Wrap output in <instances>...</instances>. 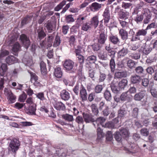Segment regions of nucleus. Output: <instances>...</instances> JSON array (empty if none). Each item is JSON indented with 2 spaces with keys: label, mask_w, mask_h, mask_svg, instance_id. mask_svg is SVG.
Instances as JSON below:
<instances>
[{
  "label": "nucleus",
  "mask_w": 157,
  "mask_h": 157,
  "mask_svg": "<svg viewBox=\"0 0 157 157\" xmlns=\"http://www.w3.org/2000/svg\"><path fill=\"white\" fill-rule=\"evenodd\" d=\"M102 4L95 2L92 4L90 9L92 11H95L98 10L101 8Z\"/></svg>",
  "instance_id": "obj_18"
},
{
  "label": "nucleus",
  "mask_w": 157,
  "mask_h": 157,
  "mask_svg": "<svg viewBox=\"0 0 157 157\" xmlns=\"http://www.w3.org/2000/svg\"><path fill=\"white\" fill-rule=\"evenodd\" d=\"M128 52V48H124L118 52V54L120 56H124L127 54Z\"/></svg>",
  "instance_id": "obj_38"
},
{
  "label": "nucleus",
  "mask_w": 157,
  "mask_h": 157,
  "mask_svg": "<svg viewBox=\"0 0 157 157\" xmlns=\"http://www.w3.org/2000/svg\"><path fill=\"white\" fill-rule=\"evenodd\" d=\"M61 98L65 101L68 100L70 98V94L66 90H62L60 93Z\"/></svg>",
  "instance_id": "obj_13"
},
{
  "label": "nucleus",
  "mask_w": 157,
  "mask_h": 157,
  "mask_svg": "<svg viewBox=\"0 0 157 157\" xmlns=\"http://www.w3.org/2000/svg\"><path fill=\"white\" fill-rule=\"evenodd\" d=\"M60 42L61 40L60 37L59 36L56 35L55 39L53 43V46L54 47H56L60 45Z\"/></svg>",
  "instance_id": "obj_36"
},
{
  "label": "nucleus",
  "mask_w": 157,
  "mask_h": 157,
  "mask_svg": "<svg viewBox=\"0 0 157 157\" xmlns=\"http://www.w3.org/2000/svg\"><path fill=\"white\" fill-rule=\"evenodd\" d=\"M114 137L118 142H120L122 139V136L119 132H116L114 134Z\"/></svg>",
  "instance_id": "obj_44"
},
{
  "label": "nucleus",
  "mask_w": 157,
  "mask_h": 157,
  "mask_svg": "<svg viewBox=\"0 0 157 157\" xmlns=\"http://www.w3.org/2000/svg\"><path fill=\"white\" fill-rule=\"evenodd\" d=\"M54 76L57 78H61L62 76V72L61 68L59 67L55 68L54 72Z\"/></svg>",
  "instance_id": "obj_20"
},
{
  "label": "nucleus",
  "mask_w": 157,
  "mask_h": 157,
  "mask_svg": "<svg viewBox=\"0 0 157 157\" xmlns=\"http://www.w3.org/2000/svg\"><path fill=\"white\" fill-rule=\"evenodd\" d=\"M129 16V13L126 11H121L119 14V18L123 19H126L128 18Z\"/></svg>",
  "instance_id": "obj_26"
},
{
  "label": "nucleus",
  "mask_w": 157,
  "mask_h": 157,
  "mask_svg": "<svg viewBox=\"0 0 157 157\" xmlns=\"http://www.w3.org/2000/svg\"><path fill=\"white\" fill-rule=\"evenodd\" d=\"M127 64L128 67L130 68H132L135 67L136 63L132 59H130L128 61Z\"/></svg>",
  "instance_id": "obj_47"
},
{
  "label": "nucleus",
  "mask_w": 157,
  "mask_h": 157,
  "mask_svg": "<svg viewBox=\"0 0 157 157\" xmlns=\"http://www.w3.org/2000/svg\"><path fill=\"white\" fill-rule=\"evenodd\" d=\"M62 118L68 122H72L74 121L73 116L69 114H65L62 115Z\"/></svg>",
  "instance_id": "obj_25"
},
{
  "label": "nucleus",
  "mask_w": 157,
  "mask_h": 157,
  "mask_svg": "<svg viewBox=\"0 0 157 157\" xmlns=\"http://www.w3.org/2000/svg\"><path fill=\"white\" fill-rule=\"evenodd\" d=\"M132 4L130 3H128L125 2H122V7L124 9H129L131 7H132Z\"/></svg>",
  "instance_id": "obj_53"
},
{
  "label": "nucleus",
  "mask_w": 157,
  "mask_h": 157,
  "mask_svg": "<svg viewBox=\"0 0 157 157\" xmlns=\"http://www.w3.org/2000/svg\"><path fill=\"white\" fill-rule=\"evenodd\" d=\"M107 36L104 33H102L100 34L99 36L98 37V43L101 44L105 43L107 39Z\"/></svg>",
  "instance_id": "obj_11"
},
{
  "label": "nucleus",
  "mask_w": 157,
  "mask_h": 157,
  "mask_svg": "<svg viewBox=\"0 0 157 157\" xmlns=\"http://www.w3.org/2000/svg\"><path fill=\"white\" fill-rule=\"evenodd\" d=\"M83 117L84 120V121L86 123L94 122L95 121L94 119L93 118L91 115L87 113H83Z\"/></svg>",
  "instance_id": "obj_10"
},
{
  "label": "nucleus",
  "mask_w": 157,
  "mask_h": 157,
  "mask_svg": "<svg viewBox=\"0 0 157 157\" xmlns=\"http://www.w3.org/2000/svg\"><path fill=\"white\" fill-rule=\"evenodd\" d=\"M109 66L111 72H113L114 71L115 67V63L114 59L111 58L110 59Z\"/></svg>",
  "instance_id": "obj_37"
},
{
  "label": "nucleus",
  "mask_w": 157,
  "mask_h": 157,
  "mask_svg": "<svg viewBox=\"0 0 157 157\" xmlns=\"http://www.w3.org/2000/svg\"><path fill=\"white\" fill-rule=\"evenodd\" d=\"M6 60L8 64H12L17 61V59L13 56H10L6 58Z\"/></svg>",
  "instance_id": "obj_21"
},
{
  "label": "nucleus",
  "mask_w": 157,
  "mask_h": 157,
  "mask_svg": "<svg viewBox=\"0 0 157 157\" xmlns=\"http://www.w3.org/2000/svg\"><path fill=\"white\" fill-rule=\"evenodd\" d=\"M90 107L92 113L94 115H97L98 114L99 111L98 108L97 107V105L94 104H92Z\"/></svg>",
  "instance_id": "obj_32"
},
{
  "label": "nucleus",
  "mask_w": 157,
  "mask_h": 157,
  "mask_svg": "<svg viewBox=\"0 0 157 157\" xmlns=\"http://www.w3.org/2000/svg\"><path fill=\"white\" fill-rule=\"evenodd\" d=\"M20 146L19 141L16 139H14L12 140L10 143L9 151L15 154Z\"/></svg>",
  "instance_id": "obj_1"
},
{
  "label": "nucleus",
  "mask_w": 157,
  "mask_h": 157,
  "mask_svg": "<svg viewBox=\"0 0 157 157\" xmlns=\"http://www.w3.org/2000/svg\"><path fill=\"white\" fill-rule=\"evenodd\" d=\"M103 89L102 86L101 85H97L94 88V91L97 93L98 94L101 92Z\"/></svg>",
  "instance_id": "obj_39"
},
{
  "label": "nucleus",
  "mask_w": 157,
  "mask_h": 157,
  "mask_svg": "<svg viewBox=\"0 0 157 157\" xmlns=\"http://www.w3.org/2000/svg\"><path fill=\"white\" fill-rule=\"evenodd\" d=\"M118 117H123L125 116L126 112V111L123 109H120L118 111Z\"/></svg>",
  "instance_id": "obj_55"
},
{
  "label": "nucleus",
  "mask_w": 157,
  "mask_h": 157,
  "mask_svg": "<svg viewBox=\"0 0 157 157\" xmlns=\"http://www.w3.org/2000/svg\"><path fill=\"white\" fill-rule=\"evenodd\" d=\"M113 139V135L111 131H108L106 135V139L108 141H111Z\"/></svg>",
  "instance_id": "obj_61"
},
{
  "label": "nucleus",
  "mask_w": 157,
  "mask_h": 157,
  "mask_svg": "<svg viewBox=\"0 0 157 157\" xmlns=\"http://www.w3.org/2000/svg\"><path fill=\"white\" fill-rule=\"evenodd\" d=\"M85 19V18L83 17H82V15H79L77 19V20L76 21L77 22V25H74L72 26V29H78L79 28L80 23H81V21H83Z\"/></svg>",
  "instance_id": "obj_24"
},
{
  "label": "nucleus",
  "mask_w": 157,
  "mask_h": 157,
  "mask_svg": "<svg viewBox=\"0 0 157 157\" xmlns=\"http://www.w3.org/2000/svg\"><path fill=\"white\" fill-rule=\"evenodd\" d=\"M119 34L123 40H126L128 39V33L126 31L123 29L120 30Z\"/></svg>",
  "instance_id": "obj_23"
},
{
  "label": "nucleus",
  "mask_w": 157,
  "mask_h": 157,
  "mask_svg": "<svg viewBox=\"0 0 157 157\" xmlns=\"http://www.w3.org/2000/svg\"><path fill=\"white\" fill-rule=\"evenodd\" d=\"M76 122L78 124H82L84 123V120L82 117L78 116L75 119Z\"/></svg>",
  "instance_id": "obj_64"
},
{
  "label": "nucleus",
  "mask_w": 157,
  "mask_h": 157,
  "mask_svg": "<svg viewBox=\"0 0 157 157\" xmlns=\"http://www.w3.org/2000/svg\"><path fill=\"white\" fill-rule=\"evenodd\" d=\"M37 98L41 100H44L45 99L44 97V94L43 92L35 94Z\"/></svg>",
  "instance_id": "obj_54"
},
{
  "label": "nucleus",
  "mask_w": 157,
  "mask_h": 157,
  "mask_svg": "<svg viewBox=\"0 0 157 157\" xmlns=\"http://www.w3.org/2000/svg\"><path fill=\"white\" fill-rule=\"evenodd\" d=\"M132 96L128 94V92L123 93L120 96V99L121 101L129 102L132 99Z\"/></svg>",
  "instance_id": "obj_5"
},
{
  "label": "nucleus",
  "mask_w": 157,
  "mask_h": 157,
  "mask_svg": "<svg viewBox=\"0 0 157 157\" xmlns=\"http://www.w3.org/2000/svg\"><path fill=\"white\" fill-rule=\"evenodd\" d=\"M145 95V92L141 91L136 94L134 97V99L136 101H140Z\"/></svg>",
  "instance_id": "obj_17"
},
{
  "label": "nucleus",
  "mask_w": 157,
  "mask_h": 157,
  "mask_svg": "<svg viewBox=\"0 0 157 157\" xmlns=\"http://www.w3.org/2000/svg\"><path fill=\"white\" fill-rule=\"evenodd\" d=\"M105 108L103 111V114L105 116H107L109 114V107L107 105L105 106Z\"/></svg>",
  "instance_id": "obj_60"
},
{
  "label": "nucleus",
  "mask_w": 157,
  "mask_h": 157,
  "mask_svg": "<svg viewBox=\"0 0 157 157\" xmlns=\"http://www.w3.org/2000/svg\"><path fill=\"white\" fill-rule=\"evenodd\" d=\"M141 80V78L140 76L137 75H132L131 77V81L133 84L139 83Z\"/></svg>",
  "instance_id": "obj_14"
},
{
  "label": "nucleus",
  "mask_w": 157,
  "mask_h": 157,
  "mask_svg": "<svg viewBox=\"0 0 157 157\" xmlns=\"http://www.w3.org/2000/svg\"><path fill=\"white\" fill-rule=\"evenodd\" d=\"M109 39L111 42L114 44H117L119 42V40L117 36L112 35L109 36Z\"/></svg>",
  "instance_id": "obj_30"
},
{
  "label": "nucleus",
  "mask_w": 157,
  "mask_h": 157,
  "mask_svg": "<svg viewBox=\"0 0 157 157\" xmlns=\"http://www.w3.org/2000/svg\"><path fill=\"white\" fill-rule=\"evenodd\" d=\"M146 28L145 29H141L138 30L137 32L136 33H137V36H145L147 34V30Z\"/></svg>",
  "instance_id": "obj_29"
},
{
  "label": "nucleus",
  "mask_w": 157,
  "mask_h": 157,
  "mask_svg": "<svg viewBox=\"0 0 157 157\" xmlns=\"http://www.w3.org/2000/svg\"><path fill=\"white\" fill-rule=\"evenodd\" d=\"M97 132V139L101 140L104 136V134L103 133L102 130L100 127L98 128Z\"/></svg>",
  "instance_id": "obj_31"
},
{
  "label": "nucleus",
  "mask_w": 157,
  "mask_h": 157,
  "mask_svg": "<svg viewBox=\"0 0 157 157\" xmlns=\"http://www.w3.org/2000/svg\"><path fill=\"white\" fill-rule=\"evenodd\" d=\"M87 60L90 63H94L96 60V57L94 55H92L88 57Z\"/></svg>",
  "instance_id": "obj_50"
},
{
  "label": "nucleus",
  "mask_w": 157,
  "mask_h": 157,
  "mask_svg": "<svg viewBox=\"0 0 157 157\" xmlns=\"http://www.w3.org/2000/svg\"><path fill=\"white\" fill-rule=\"evenodd\" d=\"M6 70V65L5 63L2 64L1 67H0V76H3L5 74Z\"/></svg>",
  "instance_id": "obj_27"
},
{
  "label": "nucleus",
  "mask_w": 157,
  "mask_h": 157,
  "mask_svg": "<svg viewBox=\"0 0 157 157\" xmlns=\"http://www.w3.org/2000/svg\"><path fill=\"white\" fill-rule=\"evenodd\" d=\"M31 81L32 83L38 80V77L36 74L33 73H31Z\"/></svg>",
  "instance_id": "obj_51"
},
{
  "label": "nucleus",
  "mask_w": 157,
  "mask_h": 157,
  "mask_svg": "<svg viewBox=\"0 0 157 157\" xmlns=\"http://www.w3.org/2000/svg\"><path fill=\"white\" fill-rule=\"evenodd\" d=\"M63 65L66 70L70 71L73 69L74 65V63L70 59H67L65 60Z\"/></svg>",
  "instance_id": "obj_4"
},
{
  "label": "nucleus",
  "mask_w": 157,
  "mask_h": 157,
  "mask_svg": "<svg viewBox=\"0 0 157 157\" xmlns=\"http://www.w3.org/2000/svg\"><path fill=\"white\" fill-rule=\"evenodd\" d=\"M92 28L91 25L89 22H86L84 23L81 26V29L85 31H87L90 30Z\"/></svg>",
  "instance_id": "obj_22"
},
{
  "label": "nucleus",
  "mask_w": 157,
  "mask_h": 157,
  "mask_svg": "<svg viewBox=\"0 0 157 157\" xmlns=\"http://www.w3.org/2000/svg\"><path fill=\"white\" fill-rule=\"evenodd\" d=\"M55 26L54 22L51 20H48L44 24V26L46 28L49 33L52 32L54 26Z\"/></svg>",
  "instance_id": "obj_6"
},
{
  "label": "nucleus",
  "mask_w": 157,
  "mask_h": 157,
  "mask_svg": "<svg viewBox=\"0 0 157 157\" xmlns=\"http://www.w3.org/2000/svg\"><path fill=\"white\" fill-rule=\"evenodd\" d=\"M140 132L141 135L145 136H147L149 134V131L145 128H142L140 130Z\"/></svg>",
  "instance_id": "obj_43"
},
{
  "label": "nucleus",
  "mask_w": 157,
  "mask_h": 157,
  "mask_svg": "<svg viewBox=\"0 0 157 157\" xmlns=\"http://www.w3.org/2000/svg\"><path fill=\"white\" fill-rule=\"evenodd\" d=\"M20 39L22 44L27 49L30 44L29 38L24 34H22L20 36Z\"/></svg>",
  "instance_id": "obj_3"
},
{
  "label": "nucleus",
  "mask_w": 157,
  "mask_h": 157,
  "mask_svg": "<svg viewBox=\"0 0 157 157\" xmlns=\"http://www.w3.org/2000/svg\"><path fill=\"white\" fill-rule=\"evenodd\" d=\"M130 56L132 59H138L140 58V54L139 52H134L131 53Z\"/></svg>",
  "instance_id": "obj_41"
},
{
  "label": "nucleus",
  "mask_w": 157,
  "mask_h": 157,
  "mask_svg": "<svg viewBox=\"0 0 157 157\" xmlns=\"http://www.w3.org/2000/svg\"><path fill=\"white\" fill-rule=\"evenodd\" d=\"M80 94L83 100H86V99L87 98L86 91L85 87L82 85L81 86V87L80 88Z\"/></svg>",
  "instance_id": "obj_15"
},
{
  "label": "nucleus",
  "mask_w": 157,
  "mask_h": 157,
  "mask_svg": "<svg viewBox=\"0 0 157 157\" xmlns=\"http://www.w3.org/2000/svg\"><path fill=\"white\" fill-rule=\"evenodd\" d=\"M117 79L114 78L111 83V87L113 92L116 94L118 93L119 91L118 88L117 86Z\"/></svg>",
  "instance_id": "obj_9"
},
{
  "label": "nucleus",
  "mask_w": 157,
  "mask_h": 157,
  "mask_svg": "<svg viewBox=\"0 0 157 157\" xmlns=\"http://www.w3.org/2000/svg\"><path fill=\"white\" fill-rule=\"evenodd\" d=\"M82 48L81 46H78L75 48V53L76 56L81 54Z\"/></svg>",
  "instance_id": "obj_48"
},
{
  "label": "nucleus",
  "mask_w": 157,
  "mask_h": 157,
  "mask_svg": "<svg viewBox=\"0 0 157 157\" xmlns=\"http://www.w3.org/2000/svg\"><path fill=\"white\" fill-rule=\"evenodd\" d=\"M27 97L26 94L24 93L23 94L20 96L19 98V101L21 102H24Z\"/></svg>",
  "instance_id": "obj_63"
},
{
  "label": "nucleus",
  "mask_w": 157,
  "mask_h": 157,
  "mask_svg": "<svg viewBox=\"0 0 157 157\" xmlns=\"http://www.w3.org/2000/svg\"><path fill=\"white\" fill-rule=\"evenodd\" d=\"M54 38L53 35L49 36L48 39V47H51L52 45V40Z\"/></svg>",
  "instance_id": "obj_52"
},
{
  "label": "nucleus",
  "mask_w": 157,
  "mask_h": 157,
  "mask_svg": "<svg viewBox=\"0 0 157 157\" xmlns=\"http://www.w3.org/2000/svg\"><path fill=\"white\" fill-rule=\"evenodd\" d=\"M120 131L121 133L122 136L123 137H127L129 136V133L128 130L125 128H121Z\"/></svg>",
  "instance_id": "obj_28"
},
{
  "label": "nucleus",
  "mask_w": 157,
  "mask_h": 157,
  "mask_svg": "<svg viewBox=\"0 0 157 157\" xmlns=\"http://www.w3.org/2000/svg\"><path fill=\"white\" fill-rule=\"evenodd\" d=\"M106 76L105 74L100 72L99 78V82H103L106 78Z\"/></svg>",
  "instance_id": "obj_58"
},
{
  "label": "nucleus",
  "mask_w": 157,
  "mask_h": 157,
  "mask_svg": "<svg viewBox=\"0 0 157 157\" xmlns=\"http://www.w3.org/2000/svg\"><path fill=\"white\" fill-rule=\"evenodd\" d=\"M66 3V1L65 0L63 1L55 8V10L56 11H59L62 8L63 6Z\"/></svg>",
  "instance_id": "obj_42"
},
{
  "label": "nucleus",
  "mask_w": 157,
  "mask_h": 157,
  "mask_svg": "<svg viewBox=\"0 0 157 157\" xmlns=\"http://www.w3.org/2000/svg\"><path fill=\"white\" fill-rule=\"evenodd\" d=\"M21 46L18 42L16 43L13 45L12 51L14 52H16L20 50Z\"/></svg>",
  "instance_id": "obj_40"
},
{
  "label": "nucleus",
  "mask_w": 157,
  "mask_h": 157,
  "mask_svg": "<svg viewBox=\"0 0 157 157\" xmlns=\"http://www.w3.org/2000/svg\"><path fill=\"white\" fill-rule=\"evenodd\" d=\"M5 94L7 96V99L9 103H13L15 101L16 97L13 95L11 91L9 89L5 88L4 90Z\"/></svg>",
  "instance_id": "obj_2"
},
{
  "label": "nucleus",
  "mask_w": 157,
  "mask_h": 157,
  "mask_svg": "<svg viewBox=\"0 0 157 157\" xmlns=\"http://www.w3.org/2000/svg\"><path fill=\"white\" fill-rule=\"evenodd\" d=\"M102 16L104 17L105 23H108L110 19V14L109 8L107 7L105 9Z\"/></svg>",
  "instance_id": "obj_7"
},
{
  "label": "nucleus",
  "mask_w": 157,
  "mask_h": 157,
  "mask_svg": "<svg viewBox=\"0 0 157 157\" xmlns=\"http://www.w3.org/2000/svg\"><path fill=\"white\" fill-rule=\"evenodd\" d=\"M143 19V16L141 15H137L135 18V20L137 23L142 21Z\"/></svg>",
  "instance_id": "obj_59"
},
{
  "label": "nucleus",
  "mask_w": 157,
  "mask_h": 157,
  "mask_svg": "<svg viewBox=\"0 0 157 157\" xmlns=\"http://www.w3.org/2000/svg\"><path fill=\"white\" fill-rule=\"evenodd\" d=\"M139 109L136 107L133 109L132 113V116L135 118H136L138 116Z\"/></svg>",
  "instance_id": "obj_49"
},
{
  "label": "nucleus",
  "mask_w": 157,
  "mask_h": 157,
  "mask_svg": "<svg viewBox=\"0 0 157 157\" xmlns=\"http://www.w3.org/2000/svg\"><path fill=\"white\" fill-rule=\"evenodd\" d=\"M128 84V81L125 79H123L118 83L119 86L121 89H124Z\"/></svg>",
  "instance_id": "obj_33"
},
{
  "label": "nucleus",
  "mask_w": 157,
  "mask_h": 157,
  "mask_svg": "<svg viewBox=\"0 0 157 157\" xmlns=\"http://www.w3.org/2000/svg\"><path fill=\"white\" fill-rule=\"evenodd\" d=\"M40 70L43 75H45L46 74L47 69L45 64L43 62H41L40 63Z\"/></svg>",
  "instance_id": "obj_35"
},
{
  "label": "nucleus",
  "mask_w": 157,
  "mask_h": 157,
  "mask_svg": "<svg viewBox=\"0 0 157 157\" xmlns=\"http://www.w3.org/2000/svg\"><path fill=\"white\" fill-rule=\"evenodd\" d=\"M38 36L40 39H42L46 36V34L42 29L38 32Z\"/></svg>",
  "instance_id": "obj_45"
},
{
  "label": "nucleus",
  "mask_w": 157,
  "mask_h": 157,
  "mask_svg": "<svg viewBox=\"0 0 157 157\" xmlns=\"http://www.w3.org/2000/svg\"><path fill=\"white\" fill-rule=\"evenodd\" d=\"M103 127L110 128H114V124L113 122H109L105 123L104 124Z\"/></svg>",
  "instance_id": "obj_57"
},
{
  "label": "nucleus",
  "mask_w": 157,
  "mask_h": 157,
  "mask_svg": "<svg viewBox=\"0 0 157 157\" xmlns=\"http://www.w3.org/2000/svg\"><path fill=\"white\" fill-rule=\"evenodd\" d=\"M99 22L98 16L96 15L90 19V24L92 27L94 26V29H95L98 25Z\"/></svg>",
  "instance_id": "obj_8"
},
{
  "label": "nucleus",
  "mask_w": 157,
  "mask_h": 157,
  "mask_svg": "<svg viewBox=\"0 0 157 157\" xmlns=\"http://www.w3.org/2000/svg\"><path fill=\"white\" fill-rule=\"evenodd\" d=\"M126 75L124 74V73L123 72H117L115 73V77L117 78H120L125 76Z\"/></svg>",
  "instance_id": "obj_46"
},
{
  "label": "nucleus",
  "mask_w": 157,
  "mask_h": 157,
  "mask_svg": "<svg viewBox=\"0 0 157 157\" xmlns=\"http://www.w3.org/2000/svg\"><path fill=\"white\" fill-rule=\"evenodd\" d=\"M36 105L35 104H33L30 105L29 109L27 110L26 112L29 114L35 115L36 110Z\"/></svg>",
  "instance_id": "obj_19"
},
{
  "label": "nucleus",
  "mask_w": 157,
  "mask_h": 157,
  "mask_svg": "<svg viewBox=\"0 0 157 157\" xmlns=\"http://www.w3.org/2000/svg\"><path fill=\"white\" fill-rule=\"evenodd\" d=\"M105 119L103 117H99L96 120V121L93 123V124L95 127H96V125L97 124V126L101 125L102 127H104V124L103 123L105 122Z\"/></svg>",
  "instance_id": "obj_12"
},
{
  "label": "nucleus",
  "mask_w": 157,
  "mask_h": 157,
  "mask_svg": "<svg viewBox=\"0 0 157 157\" xmlns=\"http://www.w3.org/2000/svg\"><path fill=\"white\" fill-rule=\"evenodd\" d=\"M31 20V18L29 17L25 18L21 21L22 25H24L28 23Z\"/></svg>",
  "instance_id": "obj_62"
},
{
  "label": "nucleus",
  "mask_w": 157,
  "mask_h": 157,
  "mask_svg": "<svg viewBox=\"0 0 157 157\" xmlns=\"http://www.w3.org/2000/svg\"><path fill=\"white\" fill-rule=\"evenodd\" d=\"M105 98L107 101H110L112 99V96L110 92L107 90H105L104 93Z\"/></svg>",
  "instance_id": "obj_34"
},
{
  "label": "nucleus",
  "mask_w": 157,
  "mask_h": 157,
  "mask_svg": "<svg viewBox=\"0 0 157 157\" xmlns=\"http://www.w3.org/2000/svg\"><path fill=\"white\" fill-rule=\"evenodd\" d=\"M149 83V81L148 79L144 78L142 80L141 84L142 85L145 87L147 86Z\"/></svg>",
  "instance_id": "obj_56"
},
{
  "label": "nucleus",
  "mask_w": 157,
  "mask_h": 157,
  "mask_svg": "<svg viewBox=\"0 0 157 157\" xmlns=\"http://www.w3.org/2000/svg\"><path fill=\"white\" fill-rule=\"evenodd\" d=\"M55 108L57 110H63L65 109V105L62 102L58 101L55 102L54 104Z\"/></svg>",
  "instance_id": "obj_16"
}]
</instances>
